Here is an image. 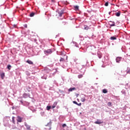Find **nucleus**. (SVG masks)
Listing matches in <instances>:
<instances>
[{
    "instance_id": "f257e3e1",
    "label": "nucleus",
    "mask_w": 130,
    "mask_h": 130,
    "mask_svg": "<svg viewBox=\"0 0 130 130\" xmlns=\"http://www.w3.org/2000/svg\"><path fill=\"white\" fill-rule=\"evenodd\" d=\"M45 54H51L52 53V50L51 49H48L44 51Z\"/></svg>"
},
{
    "instance_id": "f03ea898",
    "label": "nucleus",
    "mask_w": 130,
    "mask_h": 130,
    "mask_svg": "<svg viewBox=\"0 0 130 130\" xmlns=\"http://www.w3.org/2000/svg\"><path fill=\"white\" fill-rule=\"evenodd\" d=\"M81 101L82 102H85L86 101V98L85 97V95H82L81 97Z\"/></svg>"
},
{
    "instance_id": "7ed1b4c3",
    "label": "nucleus",
    "mask_w": 130,
    "mask_h": 130,
    "mask_svg": "<svg viewBox=\"0 0 130 130\" xmlns=\"http://www.w3.org/2000/svg\"><path fill=\"white\" fill-rule=\"evenodd\" d=\"M103 121H101L100 120H98L94 122L95 124H101V123H103Z\"/></svg>"
},
{
    "instance_id": "20e7f679",
    "label": "nucleus",
    "mask_w": 130,
    "mask_h": 130,
    "mask_svg": "<svg viewBox=\"0 0 130 130\" xmlns=\"http://www.w3.org/2000/svg\"><path fill=\"white\" fill-rule=\"evenodd\" d=\"M17 121L18 122H22V118L19 116H17Z\"/></svg>"
},
{
    "instance_id": "39448f33",
    "label": "nucleus",
    "mask_w": 130,
    "mask_h": 130,
    "mask_svg": "<svg viewBox=\"0 0 130 130\" xmlns=\"http://www.w3.org/2000/svg\"><path fill=\"white\" fill-rule=\"evenodd\" d=\"M75 90H76V88L75 87H73V88H71L69 89V92H73V91H75Z\"/></svg>"
},
{
    "instance_id": "423d86ee",
    "label": "nucleus",
    "mask_w": 130,
    "mask_h": 130,
    "mask_svg": "<svg viewBox=\"0 0 130 130\" xmlns=\"http://www.w3.org/2000/svg\"><path fill=\"white\" fill-rule=\"evenodd\" d=\"M56 105H57V102H54L53 106H52V108H55Z\"/></svg>"
},
{
    "instance_id": "0eeeda50",
    "label": "nucleus",
    "mask_w": 130,
    "mask_h": 130,
    "mask_svg": "<svg viewBox=\"0 0 130 130\" xmlns=\"http://www.w3.org/2000/svg\"><path fill=\"white\" fill-rule=\"evenodd\" d=\"M98 56L99 58H101L102 57V54L100 52L98 53Z\"/></svg>"
},
{
    "instance_id": "6e6552de",
    "label": "nucleus",
    "mask_w": 130,
    "mask_h": 130,
    "mask_svg": "<svg viewBox=\"0 0 130 130\" xmlns=\"http://www.w3.org/2000/svg\"><path fill=\"white\" fill-rule=\"evenodd\" d=\"M1 77L2 79V80H4V78H5V73H1Z\"/></svg>"
},
{
    "instance_id": "1a4fd4ad",
    "label": "nucleus",
    "mask_w": 130,
    "mask_h": 130,
    "mask_svg": "<svg viewBox=\"0 0 130 130\" xmlns=\"http://www.w3.org/2000/svg\"><path fill=\"white\" fill-rule=\"evenodd\" d=\"M115 16H116L117 17H119V16H120V12H116L115 13Z\"/></svg>"
},
{
    "instance_id": "9d476101",
    "label": "nucleus",
    "mask_w": 130,
    "mask_h": 130,
    "mask_svg": "<svg viewBox=\"0 0 130 130\" xmlns=\"http://www.w3.org/2000/svg\"><path fill=\"white\" fill-rule=\"evenodd\" d=\"M26 62H27V63H29V64H33V62L30 60H27L26 61Z\"/></svg>"
},
{
    "instance_id": "9b49d317",
    "label": "nucleus",
    "mask_w": 130,
    "mask_h": 130,
    "mask_svg": "<svg viewBox=\"0 0 130 130\" xmlns=\"http://www.w3.org/2000/svg\"><path fill=\"white\" fill-rule=\"evenodd\" d=\"M63 14V11H61L58 12V15L59 17H61Z\"/></svg>"
},
{
    "instance_id": "f8f14e48",
    "label": "nucleus",
    "mask_w": 130,
    "mask_h": 130,
    "mask_svg": "<svg viewBox=\"0 0 130 130\" xmlns=\"http://www.w3.org/2000/svg\"><path fill=\"white\" fill-rule=\"evenodd\" d=\"M120 59H121L120 57H117L116 59V62H119L120 61Z\"/></svg>"
},
{
    "instance_id": "ddd939ff",
    "label": "nucleus",
    "mask_w": 130,
    "mask_h": 130,
    "mask_svg": "<svg viewBox=\"0 0 130 130\" xmlns=\"http://www.w3.org/2000/svg\"><path fill=\"white\" fill-rule=\"evenodd\" d=\"M74 9L75 11H79V6H75L74 7Z\"/></svg>"
},
{
    "instance_id": "4468645a",
    "label": "nucleus",
    "mask_w": 130,
    "mask_h": 130,
    "mask_svg": "<svg viewBox=\"0 0 130 130\" xmlns=\"http://www.w3.org/2000/svg\"><path fill=\"white\" fill-rule=\"evenodd\" d=\"M111 40H116V37H111L110 38Z\"/></svg>"
},
{
    "instance_id": "2eb2a0df",
    "label": "nucleus",
    "mask_w": 130,
    "mask_h": 130,
    "mask_svg": "<svg viewBox=\"0 0 130 130\" xmlns=\"http://www.w3.org/2000/svg\"><path fill=\"white\" fill-rule=\"evenodd\" d=\"M107 89H104L103 90V93H104V94H106V93H107Z\"/></svg>"
},
{
    "instance_id": "dca6fc26",
    "label": "nucleus",
    "mask_w": 130,
    "mask_h": 130,
    "mask_svg": "<svg viewBox=\"0 0 130 130\" xmlns=\"http://www.w3.org/2000/svg\"><path fill=\"white\" fill-rule=\"evenodd\" d=\"M35 15V13L34 12H32L30 14V17H34Z\"/></svg>"
},
{
    "instance_id": "f3484780",
    "label": "nucleus",
    "mask_w": 130,
    "mask_h": 130,
    "mask_svg": "<svg viewBox=\"0 0 130 130\" xmlns=\"http://www.w3.org/2000/svg\"><path fill=\"white\" fill-rule=\"evenodd\" d=\"M78 78L79 79H82V78H83V75L81 74L78 75Z\"/></svg>"
},
{
    "instance_id": "a211bd4d",
    "label": "nucleus",
    "mask_w": 130,
    "mask_h": 130,
    "mask_svg": "<svg viewBox=\"0 0 130 130\" xmlns=\"http://www.w3.org/2000/svg\"><path fill=\"white\" fill-rule=\"evenodd\" d=\"M51 108V106H47V110H50V109Z\"/></svg>"
},
{
    "instance_id": "6ab92c4d",
    "label": "nucleus",
    "mask_w": 130,
    "mask_h": 130,
    "mask_svg": "<svg viewBox=\"0 0 130 130\" xmlns=\"http://www.w3.org/2000/svg\"><path fill=\"white\" fill-rule=\"evenodd\" d=\"M11 68H12V66L11 65H8L7 66V69H8V70H11Z\"/></svg>"
},
{
    "instance_id": "aec40b11",
    "label": "nucleus",
    "mask_w": 130,
    "mask_h": 130,
    "mask_svg": "<svg viewBox=\"0 0 130 130\" xmlns=\"http://www.w3.org/2000/svg\"><path fill=\"white\" fill-rule=\"evenodd\" d=\"M46 126H49V129H51V124L47 125H46Z\"/></svg>"
},
{
    "instance_id": "412c9836",
    "label": "nucleus",
    "mask_w": 130,
    "mask_h": 130,
    "mask_svg": "<svg viewBox=\"0 0 130 130\" xmlns=\"http://www.w3.org/2000/svg\"><path fill=\"white\" fill-rule=\"evenodd\" d=\"M84 29H85V30H88V29H89V27H88L87 26H85Z\"/></svg>"
},
{
    "instance_id": "4be33fe9",
    "label": "nucleus",
    "mask_w": 130,
    "mask_h": 130,
    "mask_svg": "<svg viewBox=\"0 0 130 130\" xmlns=\"http://www.w3.org/2000/svg\"><path fill=\"white\" fill-rule=\"evenodd\" d=\"M60 61H64V58H61L60 59Z\"/></svg>"
},
{
    "instance_id": "5701e85b",
    "label": "nucleus",
    "mask_w": 130,
    "mask_h": 130,
    "mask_svg": "<svg viewBox=\"0 0 130 130\" xmlns=\"http://www.w3.org/2000/svg\"><path fill=\"white\" fill-rule=\"evenodd\" d=\"M111 102H109V103H108V106H111Z\"/></svg>"
},
{
    "instance_id": "b1692460",
    "label": "nucleus",
    "mask_w": 130,
    "mask_h": 130,
    "mask_svg": "<svg viewBox=\"0 0 130 130\" xmlns=\"http://www.w3.org/2000/svg\"><path fill=\"white\" fill-rule=\"evenodd\" d=\"M105 6L106 7H108V2L106 3L105 4Z\"/></svg>"
},
{
    "instance_id": "393cba45",
    "label": "nucleus",
    "mask_w": 130,
    "mask_h": 130,
    "mask_svg": "<svg viewBox=\"0 0 130 130\" xmlns=\"http://www.w3.org/2000/svg\"><path fill=\"white\" fill-rule=\"evenodd\" d=\"M73 103L74 104H76V105H78V102H77L76 101H73Z\"/></svg>"
},
{
    "instance_id": "a878e982",
    "label": "nucleus",
    "mask_w": 130,
    "mask_h": 130,
    "mask_svg": "<svg viewBox=\"0 0 130 130\" xmlns=\"http://www.w3.org/2000/svg\"><path fill=\"white\" fill-rule=\"evenodd\" d=\"M12 120L14 123H15V117H12Z\"/></svg>"
},
{
    "instance_id": "bb28decb",
    "label": "nucleus",
    "mask_w": 130,
    "mask_h": 130,
    "mask_svg": "<svg viewBox=\"0 0 130 130\" xmlns=\"http://www.w3.org/2000/svg\"><path fill=\"white\" fill-rule=\"evenodd\" d=\"M27 96V94L26 93L23 94V97L24 98H26V96Z\"/></svg>"
},
{
    "instance_id": "cd10ccee",
    "label": "nucleus",
    "mask_w": 130,
    "mask_h": 130,
    "mask_svg": "<svg viewBox=\"0 0 130 130\" xmlns=\"http://www.w3.org/2000/svg\"><path fill=\"white\" fill-rule=\"evenodd\" d=\"M66 126H67V124H62V127H66Z\"/></svg>"
},
{
    "instance_id": "c85d7f7f",
    "label": "nucleus",
    "mask_w": 130,
    "mask_h": 130,
    "mask_svg": "<svg viewBox=\"0 0 130 130\" xmlns=\"http://www.w3.org/2000/svg\"><path fill=\"white\" fill-rule=\"evenodd\" d=\"M78 106H81L82 105V103L77 104Z\"/></svg>"
},
{
    "instance_id": "c756f323",
    "label": "nucleus",
    "mask_w": 130,
    "mask_h": 130,
    "mask_svg": "<svg viewBox=\"0 0 130 130\" xmlns=\"http://www.w3.org/2000/svg\"><path fill=\"white\" fill-rule=\"evenodd\" d=\"M20 102H21V103L22 104H23V103H24L23 102V101H20Z\"/></svg>"
},
{
    "instance_id": "7c9ffc66",
    "label": "nucleus",
    "mask_w": 130,
    "mask_h": 130,
    "mask_svg": "<svg viewBox=\"0 0 130 130\" xmlns=\"http://www.w3.org/2000/svg\"><path fill=\"white\" fill-rule=\"evenodd\" d=\"M25 27L26 28H27V25H25Z\"/></svg>"
},
{
    "instance_id": "2f4dec72",
    "label": "nucleus",
    "mask_w": 130,
    "mask_h": 130,
    "mask_svg": "<svg viewBox=\"0 0 130 130\" xmlns=\"http://www.w3.org/2000/svg\"><path fill=\"white\" fill-rule=\"evenodd\" d=\"M112 26H115V24H112Z\"/></svg>"
},
{
    "instance_id": "473e14b6",
    "label": "nucleus",
    "mask_w": 130,
    "mask_h": 130,
    "mask_svg": "<svg viewBox=\"0 0 130 130\" xmlns=\"http://www.w3.org/2000/svg\"><path fill=\"white\" fill-rule=\"evenodd\" d=\"M78 95H79V94H77V96H78Z\"/></svg>"
}]
</instances>
